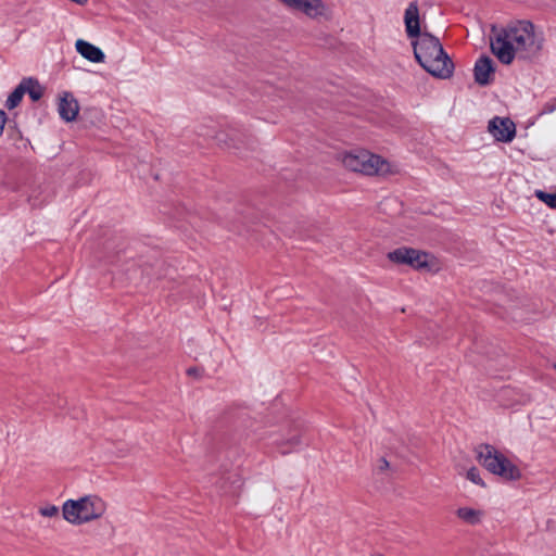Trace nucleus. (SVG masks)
<instances>
[{"mask_svg": "<svg viewBox=\"0 0 556 556\" xmlns=\"http://www.w3.org/2000/svg\"><path fill=\"white\" fill-rule=\"evenodd\" d=\"M490 46L492 53L508 65L515 56L529 60L538 55L542 49V38L535 34L532 23L516 21L502 28L493 26Z\"/></svg>", "mask_w": 556, "mask_h": 556, "instance_id": "nucleus-1", "label": "nucleus"}, {"mask_svg": "<svg viewBox=\"0 0 556 556\" xmlns=\"http://www.w3.org/2000/svg\"><path fill=\"white\" fill-rule=\"evenodd\" d=\"M405 25L408 37H419L413 43L418 63L432 76L448 78L453 73L454 64L437 37L428 33L420 34L419 11L416 2L409 3L405 11Z\"/></svg>", "mask_w": 556, "mask_h": 556, "instance_id": "nucleus-2", "label": "nucleus"}, {"mask_svg": "<svg viewBox=\"0 0 556 556\" xmlns=\"http://www.w3.org/2000/svg\"><path fill=\"white\" fill-rule=\"evenodd\" d=\"M341 164L351 172L370 177H389L400 174L396 164L368 150L345 152L339 156Z\"/></svg>", "mask_w": 556, "mask_h": 556, "instance_id": "nucleus-3", "label": "nucleus"}, {"mask_svg": "<svg viewBox=\"0 0 556 556\" xmlns=\"http://www.w3.org/2000/svg\"><path fill=\"white\" fill-rule=\"evenodd\" d=\"M63 519L73 526H81L99 519L104 513V502L99 495L68 498L61 507Z\"/></svg>", "mask_w": 556, "mask_h": 556, "instance_id": "nucleus-4", "label": "nucleus"}, {"mask_svg": "<svg viewBox=\"0 0 556 556\" xmlns=\"http://www.w3.org/2000/svg\"><path fill=\"white\" fill-rule=\"evenodd\" d=\"M477 458L486 470L506 480L516 481L521 477L519 468L492 445H479Z\"/></svg>", "mask_w": 556, "mask_h": 556, "instance_id": "nucleus-5", "label": "nucleus"}, {"mask_svg": "<svg viewBox=\"0 0 556 556\" xmlns=\"http://www.w3.org/2000/svg\"><path fill=\"white\" fill-rule=\"evenodd\" d=\"M388 258L402 265H408L416 270L438 273L440 263L435 256L414 248L401 247L388 253Z\"/></svg>", "mask_w": 556, "mask_h": 556, "instance_id": "nucleus-6", "label": "nucleus"}, {"mask_svg": "<svg viewBox=\"0 0 556 556\" xmlns=\"http://www.w3.org/2000/svg\"><path fill=\"white\" fill-rule=\"evenodd\" d=\"M488 130L500 142H510L516 136V125L509 117L495 116L489 122Z\"/></svg>", "mask_w": 556, "mask_h": 556, "instance_id": "nucleus-7", "label": "nucleus"}, {"mask_svg": "<svg viewBox=\"0 0 556 556\" xmlns=\"http://www.w3.org/2000/svg\"><path fill=\"white\" fill-rule=\"evenodd\" d=\"M494 63L490 56H481L475 64V81L481 86L489 85L494 74Z\"/></svg>", "mask_w": 556, "mask_h": 556, "instance_id": "nucleus-8", "label": "nucleus"}, {"mask_svg": "<svg viewBox=\"0 0 556 556\" xmlns=\"http://www.w3.org/2000/svg\"><path fill=\"white\" fill-rule=\"evenodd\" d=\"M58 111L62 119L72 122L76 118L79 106L73 96L64 93V96L60 98Z\"/></svg>", "mask_w": 556, "mask_h": 556, "instance_id": "nucleus-9", "label": "nucleus"}, {"mask_svg": "<svg viewBox=\"0 0 556 556\" xmlns=\"http://www.w3.org/2000/svg\"><path fill=\"white\" fill-rule=\"evenodd\" d=\"M76 51L86 60L92 63H100L104 59L102 50L84 39H77L75 42Z\"/></svg>", "mask_w": 556, "mask_h": 556, "instance_id": "nucleus-10", "label": "nucleus"}, {"mask_svg": "<svg viewBox=\"0 0 556 556\" xmlns=\"http://www.w3.org/2000/svg\"><path fill=\"white\" fill-rule=\"evenodd\" d=\"M298 11L316 20L327 15L328 7L323 0H303Z\"/></svg>", "mask_w": 556, "mask_h": 556, "instance_id": "nucleus-11", "label": "nucleus"}, {"mask_svg": "<svg viewBox=\"0 0 556 556\" xmlns=\"http://www.w3.org/2000/svg\"><path fill=\"white\" fill-rule=\"evenodd\" d=\"M455 515L459 520H462L466 525L477 526L481 523L484 517V511L479 508L462 506L455 510Z\"/></svg>", "mask_w": 556, "mask_h": 556, "instance_id": "nucleus-12", "label": "nucleus"}, {"mask_svg": "<svg viewBox=\"0 0 556 556\" xmlns=\"http://www.w3.org/2000/svg\"><path fill=\"white\" fill-rule=\"evenodd\" d=\"M26 93L25 84H20L8 97L5 108L13 110L21 103L24 94Z\"/></svg>", "mask_w": 556, "mask_h": 556, "instance_id": "nucleus-13", "label": "nucleus"}, {"mask_svg": "<svg viewBox=\"0 0 556 556\" xmlns=\"http://www.w3.org/2000/svg\"><path fill=\"white\" fill-rule=\"evenodd\" d=\"M21 84H25L26 92L29 94L33 101H37L41 98L42 89L36 80L27 78L23 79Z\"/></svg>", "mask_w": 556, "mask_h": 556, "instance_id": "nucleus-14", "label": "nucleus"}, {"mask_svg": "<svg viewBox=\"0 0 556 556\" xmlns=\"http://www.w3.org/2000/svg\"><path fill=\"white\" fill-rule=\"evenodd\" d=\"M38 513L45 518H56L59 517L60 509L56 505L47 503L39 506Z\"/></svg>", "mask_w": 556, "mask_h": 556, "instance_id": "nucleus-15", "label": "nucleus"}, {"mask_svg": "<svg viewBox=\"0 0 556 556\" xmlns=\"http://www.w3.org/2000/svg\"><path fill=\"white\" fill-rule=\"evenodd\" d=\"M466 478L473 484L481 486V488H485V482L481 478L480 471L478 468H476V467L469 468L466 472Z\"/></svg>", "mask_w": 556, "mask_h": 556, "instance_id": "nucleus-16", "label": "nucleus"}, {"mask_svg": "<svg viewBox=\"0 0 556 556\" xmlns=\"http://www.w3.org/2000/svg\"><path fill=\"white\" fill-rule=\"evenodd\" d=\"M535 197L549 207L556 208V193H547L542 190H536Z\"/></svg>", "mask_w": 556, "mask_h": 556, "instance_id": "nucleus-17", "label": "nucleus"}, {"mask_svg": "<svg viewBox=\"0 0 556 556\" xmlns=\"http://www.w3.org/2000/svg\"><path fill=\"white\" fill-rule=\"evenodd\" d=\"M377 470L379 473H388L391 470V465L384 457H381L377 462Z\"/></svg>", "mask_w": 556, "mask_h": 556, "instance_id": "nucleus-18", "label": "nucleus"}, {"mask_svg": "<svg viewBox=\"0 0 556 556\" xmlns=\"http://www.w3.org/2000/svg\"><path fill=\"white\" fill-rule=\"evenodd\" d=\"M290 10L298 11L303 0H278Z\"/></svg>", "mask_w": 556, "mask_h": 556, "instance_id": "nucleus-19", "label": "nucleus"}, {"mask_svg": "<svg viewBox=\"0 0 556 556\" xmlns=\"http://www.w3.org/2000/svg\"><path fill=\"white\" fill-rule=\"evenodd\" d=\"M7 114L4 111L0 110V137L3 135L4 126L7 124Z\"/></svg>", "mask_w": 556, "mask_h": 556, "instance_id": "nucleus-20", "label": "nucleus"}, {"mask_svg": "<svg viewBox=\"0 0 556 556\" xmlns=\"http://www.w3.org/2000/svg\"><path fill=\"white\" fill-rule=\"evenodd\" d=\"M118 260H119V252L118 251L112 252L110 255V264L116 265L118 263Z\"/></svg>", "mask_w": 556, "mask_h": 556, "instance_id": "nucleus-21", "label": "nucleus"}, {"mask_svg": "<svg viewBox=\"0 0 556 556\" xmlns=\"http://www.w3.org/2000/svg\"><path fill=\"white\" fill-rule=\"evenodd\" d=\"M287 443L295 446V445L300 444V437H293L292 439L288 440Z\"/></svg>", "mask_w": 556, "mask_h": 556, "instance_id": "nucleus-22", "label": "nucleus"}, {"mask_svg": "<svg viewBox=\"0 0 556 556\" xmlns=\"http://www.w3.org/2000/svg\"><path fill=\"white\" fill-rule=\"evenodd\" d=\"M127 453H128V450L127 448H123V450L118 451V455L117 456L118 457H124V456L127 455Z\"/></svg>", "mask_w": 556, "mask_h": 556, "instance_id": "nucleus-23", "label": "nucleus"}, {"mask_svg": "<svg viewBox=\"0 0 556 556\" xmlns=\"http://www.w3.org/2000/svg\"><path fill=\"white\" fill-rule=\"evenodd\" d=\"M220 136H223V134H220V135L217 137V140H218V142H220V143H222V142H223V139L220 138Z\"/></svg>", "mask_w": 556, "mask_h": 556, "instance_id": "nucleus-24", "label": "nucleus"}]
</instances>
